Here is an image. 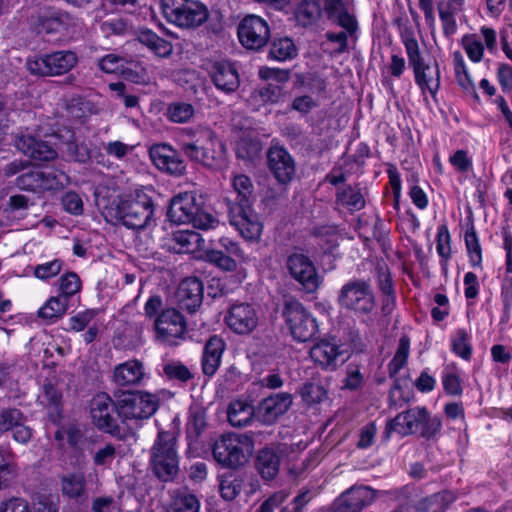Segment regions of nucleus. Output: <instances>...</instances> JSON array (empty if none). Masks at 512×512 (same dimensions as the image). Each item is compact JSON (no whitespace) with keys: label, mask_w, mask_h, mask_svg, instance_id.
Instances as JSON below:
<instances>
[{"label":"nucleus","mask_w":512,"mask_h":512,"mask_svg":"<svg viewBox=\"0 0 512 512\" xmlns=\"http://www.w3.org/2000/svg\"><path fill=\"white\" fill-rule=\"evenodd\" d=\"M235 198H227L228 217L230 224L246 240H257L262 233V224L252 209L255 201V187L251 179L244 174L232 178Z\"/></svg>","instance_id":"f257e3e1"},{"label":"nucleus","mask_w":512,"mask_h":512,"mask_svg":"<svg viewBox=\"0 0 512 512\" xmlns=\"http://www.w3.org/2000/svg\"><path fill=\"white\" fill-rule=\"evenodd\" d=\"M105 216L121 222L127 228L143 229L153 220V201L143 189H136L120 196L117 202L107 207Z\"/></svg>","instance_id":"f03ea898"},{"label":"nucleus","mask_w":512,"mask_h":512,"mask_svg":"<svg viewBox=\"0 0 512 512\" xmlns=\"http://www.w3.org/2000/svg\"><path fill=\"white\" fill-rule=\"evenodd\" d=\"M189 140L181 149L191 161L209 168H219L225 161L226 148L214 131L207 127L188 130Z\"/></svg>","instance_id":"7ed1b4c3"},{"label":"nucleus","mask_w":512,"mask_h":512,"mask_svg":"<svg viewBox=\"0 0 512 512\" xmlns=\"http://www.w3.org/2000/svg\"><path fill=\"white\" fill-rule=\"evenodd\" d=\"M147 318L154 319L157 339L172 345L177 339H182L186 333V321L175 308H163V300L159 295L151 296L144 305Z\"/></svg>","instance_id":"20e7f679"},{"label":"nucleus","mask_w":512,"mask_h":512,"mask_svg":"<svg viewBox=\"0 0 512 512\" xmlns=\"http://www.w3.org/2000/svg\"><path fill=\"white\" fill-rule=\"evenodd\" d=\"M167 216L173 223L192 224L193 227L202 230L214 229L219 223L218 219L190 192L180 193L172 198Z\"/></svg>","instance_id":"39448f33"},{"label":"nucleus","mask_w":512,"mask_h":512,"mask_svg":"<svg viewBox=\"0 0 512 512\" xmlns=\"http://www.w3.org/2000/svg\"><path fill=\"white\" fill-rule=\"evenodd\" d=\"M403 44L408 57V63L413 70L415 83L423 96L428 92L433 99L440 89L441 75L436 61L431 65L426 62L419 49V44L412 33L403 36Z\"/></svg>","instance_id":"423d86ee"},{"label":"nucleus","mask_w":512,"mask_h":512,"mask_svg":"<svg viewBox=\"0 0 512 512\" xmlns=\"http://www.w3.org/2000/svg\"><path fill=\"white\" fill-rule=\"evenodd\" d=\"M176 440L174 432L160 431L150 449L152 470L156 477L164 482L173 480L179 470Z\"/></svg>","instance_id":"0eeeda50"},{"label":"nucleus","mask_w":512,"mask_h":512,"mask_svg":"<svg viewBox=\"0 0 512 512\" xmlns=\"http://www.w3.org/2000/svg\"><path fill=\"white\" fill-rule=\"evenodd\" d=\"M156 395L143 392H123L116 401V411L123 423L138 425L152 417L158 409Z\"/></svg>","instance_id":"6e6552de"},{"label":"nucleus","mask_w":512,"mask_h":512,"mask_svg":"<svg viewBox=\"0 0 512 512\" xmlns=\"http://www.w3.org/2000/svg\"><path fill=\"white\" fill-rule=\"evenodd\" d=\"M254 448L246 434L229 433L221 436L213 446V457L223 467L236 469L244 465Z\"/></svg>","instance_id":"1a4fd4ad"},{"label":"nucleus","mask_w":512,"mask_h":512,"mask_svg":"<svg viewBox=\"0 0 512 512\" xmlns=\"http://www.w3.org/2000/svg\"><path fill=\"white\" fill-rule=\"evenodd\" d=\"M337 302L340 308L356 315L370 314L375 308V296L369 281L351 279L339 290Z\"/></svg>","instance_id":"9d476101"},{"label":"nucleus","mask_w":512,"mask_h":512,"mask_svg":"<svg viewBox=\"0 0 512 512\" xmlns=\"http://www.w3.org/2000/svg\"><path fill=\"white\" fill-rule=\"evenodd\" d=\"M162 10L169 22L181 28L198 27L209 15L207 8L194 0H163Z\"/></svg>","instance_id":"9b49d317"},{"label":"nucleus","mask_w":512,"mask_h":512,"mask_svg":"<svg viewBox=\"0 0 512 512\" xmlns=\"http://www.w3.org/2000/svg\"><path fill=\"white\" fill-rule=\"evenodd\" d=\"M78 57L71 50H61L27 60V69L37 76H59L72 70Z\"/></svg>","instance_id":"f8f14e48"},{"label":"nucleus","mask_w":512,"mask_h":512,"mask_svg":"<svg viewBox=\"0 0 512 512\" xmlns=\"http://www.w3.org/2000/svg\"><path fill=\"white\" fill-rule=\"evenodd\" d=\"M283 315L292 337L299 342L311 340L318 332L315 317L297 300L285 303Z\"/></svg>","instance_id":"ddd939ff"},{"label":"nucleus","mask_w":512,"mask_h":512,"mask_svg":"<svg viewBox=\"0 0 512 512\" xmlns=\"http://www.w3.org/2000/svg\"><path fill=\"white\" fill-rule=\"evenodd\" d=\"M286 266L292 278L301 284L306 292L313 293L319 288L321 279L314 263L307 255L301 252L289 254Z\"/></svg>","instance_id":"4468645a"},{"label":"nucleus","mask_w":512,"mask_h":512,"mask_svg":"<svg viewBox=\"0 0 512 512\" xmlns=\"http://www.w3.org/2000/svg\"><path fill=\"white\" fill-rule=\"evenodd\" d=\"M238 38L245 48L259 50L270 39V27L262 17L247 15L239 23Z\"/></svg>","instance_id":"2eb2a0df"},{"label":"nucleus","mask_w":512,"mask_h":512,"mask_svg":"<svg viewBox=\"0 0 512 512\" xmlns=\"http://www.w3.org/2000/svg\"><path fill=\"white\" fill-rule=\"evenodd\" d=\"M322 16L348 32H357L358 20L349 0H319Z\"/></svg>","instance_id":"dca6fc26"},{"label":"nucleus","mask_w":512,"mask_h":512,"mask_svg":"<svg viewBox=\"0 0 512 512\" xmlns=\"http://www.w3.org/2000/svg\"><path fill=\"white\" fill-rule=\"evenodd\" d=\"M116 411V403L105 394H97L93 397L90 405V413L93 424L99 429L112 435L119 433L117 420L113 416Z\"/></svg>","instance_id":"f3484780"},{"label":"nucleus","mask_w":512,"mask_h":512,"mask_svg":"<svg viewBox=\"0 0 512 512\" xmlns=\"http://www.w3.org/2000/svg\"><path fill=\"white\" fill-rule=\"evenodd\" d=\"M269 171L280 184L290 183L296 173V163L292 155L283 147L272 146L267 152Z\"/></svg>","instance_id":"a211bd4d"},{"label":"nucleus","mask_w":512,"mask_h":512,"mask_svg":"<svg viewBox=\"0 0 512 512\" xmlns=\"http://www.w3.org/2000/svg\"><path fill=\"white\" fill-rule=\"evenodd\" d=\"M227 326L236 334L247 335L258 325V315L249 303L233 304L225 315Z\"/></svg>","instance_id":"6ab92c4d"},{"label":"nucleus","mask_w":512,"mask_h":512,"mask_svg":"<svg viewBox=\"0 0 512 512\" xmlns=\"http://www.w3.org/2000/svg\"><path fill=\"white\" fill-rule=\"evenodd\" d=\"M153 164L162 172L180 176L186 170V164L181 155L168 144H155L149 149Z\"/></svg>","instance_id":"aec40b11"},{"label":"nucleus","mask_w":512,"mask_h":512,"mask_svg":"<svg viewBox=\"0 0 512 512\" xmlns=\"http://www.w3.org/2000/svg\"><path fill=\"white\" fill-rule=\"evenodd\" d=\"M292 405V395L287 392L273 394L263 399L256 407V420L264 425H272L288 411Z\"/></svg>","instance_id":"412c9836"},{"label":"nucleus","mask_w":512,"mask_h":512,"mask_svg":"<svg viewBox=\"0 0 512 512\" xmlns=\"http://www.w3.org/2000/svg\"><path fill=\"white\" fill-rule=\"evenodd\" d=\"M74 25L75 19L68 12L49 7L38 16L36 27L39 33L56 35L66 33Z\"/></svg>","instance_id":"4be33fe9"},{"label":"nucleus","mask_w":512,"mask_h":512,"mask_svg":"<svg viewBox=\"0 0 512 512\" xmlns=\"http://www.w3.org/2000/svg\"><path fill=\"white\" fill-rule=\"evenodd\" d=\"M15 146L23 154L39 162L52 161L58 156L57 151L47 142L25 132L15 136Z\"/></svg>","instance_id":"5701e85b"},{"label":"nucleus","mask_w":512,"mask_h":512,"mask_svg":"<svg viewBox=\"0 0 512 512\" xmlns=\"http://www.w3.org/2000/svg\"><path fill=\"white\" fill-rule=\"evenodd\" d=\"M203 284L196 277H188L181 281L175 294L176 303L181 310L195 313L203 301Z\"/></svg>","instance_id":"b1692460"},{"label":"nucleus","mask_w":512,"mask_h":512,"mask_svg":"<svg viewBox=\"0 0 512 512\" xmlns=\"http://www.w3.org/2000/svg\"><path fill=\"white\" fill-rule=\"evenodd\" d=\"M427 408L416 406L399 413L387 425V433L396 432L401 436L414 434L425 421Z\"/></svg>","instance_id":"393cba45"},{"label":"nucleus","mask_w":512,"mask_h":512,"mask_svg":"<svg viewBox=\"0 0 512 512\" xmlns=\"http://www.w3.org/2000/svg\"><path fill=\"white\" fill-rule=\"evenodd\" d=\"M209 75L215 87L226 94L235 92L240 85L238 71L229 61L214 62Z\"/></svg>","instance_id":"a878e982"},{"label":"nucleus","mask_w":512,"mask_h":512,"mask_svg":"<svg viewBox=\"0 0 512 512\" xmlns=\"http://www.w3.org/2000/svg\"><path fill=\"white\" fill-rule=\"evenodd\" d=\"M311 359L323 369L334 370L346 357L340 346L328 340H322L310 349Z\"/></svg>","instance_id":"bb28decb"},{"label":"nucleus","mask_w":512,"mask_h":512,"mask_svg":"<svg viewBox=\"0 0 512 512\" xmlns=\"http://www.w3.org/2000/svg\"><path fill=\"white\" fill-rule=\"evenodd\" d=\"M145 377L142 362L133 359L117 365L113 371V382L118 387H133L140 385Z\"/></svg>","instance_id":"cd10ccee"},{"label":"nucleus","mask_w":512,"mask_h":512,"mask_svg":"<svg viewBox=\"0 0 512 512\" xmlns=\"http://www.w3.org/2000/svg\"><path fill=\"white\" fill-rule=\"evenodd\" d=\"M225 342L218 335L211 336L205 343L202 355V370L206 376H213L221 364Z\"/></svg>","instance_id":"c85d7f7f"},{"label":"nucleus","mask_w":512,"mask_h":512,"mask_svg":"<svg viewBox=\"0 0 512 512\" xmlns=\"http://www.w3.org/2000/svg\"><path fill=\"white\" fill-rule=\"evenodd\" d=\"M256 419V407L249 401L236 399L230 402L227 409V419L231 426L242 428L250 425Z\"/></svg>","instance_id":"c756f323"},{"label":"nucleus","mask_w":512,"mask_h":512,"mask_svg":"<svg viewBox=\"0 0 512 512\" xmlns=\"http://www.w3.org/2000/svg\"><path fill=\"white\" fill-rule=\"evenodd\" d=\"M199 498L188 489H176L171 492L166 512H199Z\"/></svg>","instance_id":"7c9ffc66"},{"label":"nucleus","mask_w":512,"mask_h":512,"mask_svg":"<svg viewBox=\"0 0 512 512\" xmlns=\"http://www.w3.org/2000/svg\"><path fill=\"white\" fill-rule=\"evenodd\" d=\"M455 499L453 492L445 490L419 500L414 508L417 512H444Z\"/></svg>","instance_id":"2f4dec72"},{"label":"nucleus","mask_w":512,"mask_h":512,"mask_svg":"<svg viewBox=\"0 0 512 512\" xmlns=\"http://www.w3.org/2000/svg\"><path fill=\"white\" fill-rule=\"evenodd\" d=\"M294 15L297 23L303 27L316 24L322 17L319 0H299Z\"/></svg>","instance_id":"473e14b6"},{"label":"nucleus","mask_w":512,"mask_h":512,"mask_svg":"<svg viewBox=\"0 0 512 512\" xmlns=\"http://www.w3.org/2000/svg\"><path fill=\"white\" fill-rule=\"evenodd\" d=\"M336 203L354 212L365 207V198L359 185L339 188L336 193Z\"/></svg>","instance_id":"72a5a7b5"},{"label":"nucleus","mask_w":512,"mask_h":512,"mask_svg":"<svg viewBox=\"0 0 512 512\" xmlns=\"http://www.w3.org/2000/svg\"><path fill=\"white\" fill-rule=\"evenodd\" d=\"M255 464L262 478L271 480L278 474L280 459L272 449L264 448L259 451Z\"/></svg>","instance_id":"f704fd0d"},{"label":"nucleus","mask_w":512,"mask_h":512,"mask_svg":"<svg viewBox=\"0 0 512 512\" xmlns=\"http://www.w3.org/2000/svg\"><path fill=\"white\" fill-rule=\"evenodd\" d=\"M137 39L159 57H169L173 52V45L169 41L159 37L152 30L146 29L140 31Z\"/></svg>","instance_id":"c9c22d12"},{"label":"nucleus","mask_w":512,"mask_h":512,"mask_svg":"<svg viewBox=\"0 0 512 512\" xmlns=\"http://www.w3.org/2000/svg\"><path fill=\"white\" fill-rule=\"evenodd\" d=\"M63 495L70 499H78L86 493V479L83 474L70 473L61 478Z\"/></svg>","instance_id":"e433bc0d"},{"label":"nucleus","mask_w":512,"mask_h":512,"mask_svg":"<svg viewBox=\"0 0 512 512\" xmlns=\"http://www.w3.org/2000/svg\"><path fill=\"white\" fill-rule=\"evenodd\" d=\"M297 56V48L289 37L276 38L271 42L269 58L280 62Z\"/></svg>","instance_id":"4c0bfd02"},{"label":"nucleus","mask_w":512,"mask_h":512,"mask_svg":"<svg viewBox=\"0 0 512 512\" xmlns=\"http://www.w3.org/2000/svg\"><path fill=\"white\" fill-rule=\"evenodd\" d=\"M176 242L185 253H195L204 248L205 241L201 234L192 230H181L175 234Z\"/></svg>","instance_id":"58836bf2"},{"label":"nucleus","mask_w":512,"mask_h":512,"mask_svg":"<svg viewBox=\"0 0 512 512\" xmlns=\"http://www.w3.org/2000/svg\"><path fill=\"white\" fill-rule=\"evenodd\" d=\"M67 310V300L61 296L51 297L38 311L40 318L53 321L62 317Z\"/></svg>","instance_id":"ea45409f"},{"label":"nucleus","mask_w":512,"mask_h":512,"mask_svg":"<svg viewBox=\"0 0 512 512\" xmlns=\"http://www.w3.org/2000/svg\"><path fill=\"white\" fill-rule=\"evenodd\" d=\"M464 239L471 266L480 267L482 263V250L473 225L466 229Z\"/></svg>","instance_id":"a19ab883"},{"label":"nucleus","mask_w":512,"mask_h":512,"mask_svg":"<svg viewBox=\"0 0 512 512\" xmlns=\"http://www.w3.org/2000/svg\"><path fill=\"white\" fill-rule=\"evenodd\" d=\"M410 341L409 338L404 336L399 340L396 353L388 364V373L390 377L396 376L399 371L404 367L409 356Z\"/></svg>","instance_id":"79ce46f5"},{"label":"nucleus","mask_w":512,"mask_h":512,"mask_svg":"<svg viewBox=\"0 0 512 512\" xmlns=\"http://www.w3.org/2000/svg\"><path fill=\"white\" fill-rule=\"evenodd\" d=\"M41 171L28 168L15 179V185L25 191L41 192Z\"/></svg>","instance_id":"37998d69"},{"label":"nucleus","mask_w":512,"mask_h":512,"mask_svg":"<svg viewBox=\"0 0 512 512\" xmlns=\"http://www.w3.org/2000/svg\"><path fill=\"white\" fill-rule=\"evenodd\" d=\"M64 262L61 259H53L51 261L38 264L32 267V274L41 281H47L56 277L63 270Z\"/></svg>","instance_id":"c03bdc74"},{"label":"nucleus","mask_w":512,"mask_h":512,"mask_svg":"<svg viewBox=\"0 0 512 512\" xmlns=\"http://www.w3.org/2000/svg\"><path fill=\"white\" fill-rule=\"evenodd\" d=\"M452 351L464 360H469L472 354L470 336L465 329H458L451 340Z\"/></svg>","instance_id":"a18cd8bd"},{"label":"nucleus","mask_w":512,"mask_h":512,"mask_svg":"<svg viewBox=\"0 0 512 512\" xmlns=\"http://www.w3.org/2000/svg\"><path fill=\"white\" fill-rule=\"evenodd\" d=\"M22 422H26V417L16 408H4L0 410V431L7 432L15 429Z\"/></svg>","instance_id":"49530a36"},{"label":"nucleus","mask_w":512,"mask_h":512,"mask_svg":"<svg viewBox=\"0 0 512 512\" xmlns=\"http://www.w3.org/2000/svg\"><path fill=\"white\" fill-rule=\"evenodd\" d=\"M41 192L58 190L69 183V177L60 171H41Z\"/></svg>","instance_id":"de8ad7c7"},{"label":"nucleus","mask_w":512,"mask_h":512,"mask_svg":"<svg viewBox=\"0 0 512 512\" xmlns=\"http://www.w3.org/2000/svg\"><path fill=\"white\" fill-rule=\"evenodd\" d=\"M444 390L450 395H461L463 392L462 381L456 367H447L442 373Z\"/></svg>","instance_id":"09e8293b"},{"label":"nucleus","mask_w":512,"mask_h":512,"mask_svg":"<svg viewBox=\"0 0 512 512\" xmlns=\"http://www.w3.org/2000/svg\"><path fill=\"white\" fill-rule=\"evenodd\" d=\"M81 289L80 277L75 272L63 274L59 279V291L61 297L68 298L78 293Z\"/></svg>","instance_id":"8fccbe9b"},{"label":"nucleus","mask_w":512,"mask_h":512,"mask_svg":"<svg viewBox=\"0 0 512 512\" xmlns=\"http://www.w3.org/2000/svg\"><path fill=\"white\" fill-rule=\"evenodd\" d=\"M436 250L445 262L451 258V235L446 224H441L437 228Z\"/></svg>","instance_id":"3c124183"},{"label":"nucleus","mask_w":512,"mask_h":512,"mask_svg":"<svg viewBox=\"0 0 512 512\" xmlns=\"http://www.w3.org/2000/svg\"><path fill=\"white\" fill-rule=\"evenodd\" d=\"M163 372L167 378L187 382L193 378L192 372L180 361H169L163 365Z\"/></svg>","instance_id":"603ef678"},{"label":"nucleus","mask_w":512,"mask_h":512,"mask_svg":"<svg viewBox=\"0 0 512 512\" xmlns=\"http://www.w3.org/2000/svg\"><path fill=\"white\" fill-rule=\"evenodd\" d=\"M100 30L105 37L123 36L128 33L129 25L123 18L113 17L101 22Z\"/></svg>","instance_id":"864d4df0"},{"label":"nucleus","mask_w":512,"mask_h":512,"mask_svg":"<svg viewBox=\"0 0 512 512\" xmlns=\"http://www.w3.org/2000/svg\"><path fill=\"white\" fill-rule=\"evenodd\" d=\"M453 62H454V70L455 76L458 84L468 90L470 88H474V84L470 78L468 70L466 68L464 59L462 54L459 51L453 53Z\"/></svg>","instance_id":"5fc2aeb1"},{"label":"nucleus","mask_w":512,"mask_h":512,"mask_svg":"<svg viewBox=\"0 0 512 512\" xmlns=\"http://www.w3.org/2000/svg\"><path fill=\"white\" fill-rule=\"evenodd\" d=\"M194 114V108L188 103H174L168 109V117L175 123L187 122Z\"/></svg>","instance_id":"6e6d98bb"},{"label":"nucleus","mask_w":512,"mask_h":512,"mask_svg":"<svg viewBox=\"0 0 512 512\" xmlns=\"http://www.w3.org/2000/svg\"><path fill=\"white\" fill-rule=\"evenodd\" d=\"M241 488V480L233 477H225L220 481L219 491L224 500L232 501L240 493Z\"/></svg>","instance_id":"4d7b16f0"},{"label":"nucleus","mask_w":512,"mask_h":512,"mask_svg":"<svg viewBox=\"0 0 512 512\" xmlns=\"http://www.w3.org/2000/svg\"><path fill=\"white\" fill-rule=\"evenodd\" d=\"M207 257L209 261L225 271H235L237 262L232 255H226L222 250H211Z\"/></svg>","instance_id":"13d9d810"},{"label":"nucleus","mask_w":512,"mask_h":512,"mask_svg":"<svg viewBox=\"0 0 512 512\" xmlns=\"http://www.w3.org/2000/svg\"><path fill=\"white\" fill-rule=\"evenodd\" d=\"M463 47L473 62H479L483 57L484 47L476 35H467L463 37Z\"/></svg>","instance_id":"bf43d9fd"},{"label":"nucleus","mask_w":512,"mask_h":512,"mask_svg":"<svg viewBox=\"0 0 512 512\" xmlns=\"http://www.w3.org/2000/svg\"><path fill=\"white\" fill-rule=\"evenodd\" d=\"M63 209L72 215H81L83 213V201L79 194L74 191L66 192L61 198Z\"/></svg>","instance_id":"052dcab7"},{"label":"nucleus","mask_w":512,"mask_h":512,"mask_svg":"<svg viewBox=\"0 0 512 512\" xmlns=\"http://www.w3.org/2000/svg\"><path fill=\"white\" fill-rule=\"evenodd\" d=\"M421 437L426 440L436 437L442 429V421L437 416H430L429 412L425 416V421L421 423Z\"/></svg>","instance_id":"680f3d73"},{"label":"nucleus","mask_w":512,"mask_h":512,"mask_svg":"<svg viewBox=\"0 0 512 512\" xmlns=\"http://www.w3.org/2000/svg\"><path fill=\"white\" fill-rule=\"evenodd\" d=\"M116 455V447L111 443H107L94 453L93 462L96 466L109 467L116 458Z\"/></svg>","instance_id":"e2e57ef3"},{"label":"nucleus","mask_w":512,"mask_h":512,"mask_svg":"<svg viewBox=\"0 0 512 512\" xmlns=\"http://www.w3.org/2000/svg\"><path fill=\"white\" fill-rule=\"evenodd\" d=\"M62 395L59 390L51 383H45L41 395L42 403L53 408L55 412L59 411Z\"/></svg>","instance_id":"0e129e2a"},{"label":"nucleus","mask_w":512,"mask_h":512,"mask_svg":"<svg viewBox=\"0 0 512 512\" xmlns=\"http://www.w3.org/2000/svg\"><path fill=\"white\" fill-rule=\"evenodd\" d=\"M125 59L116 54H107L98 61L99 68L105 73H117L124 67Z\"/></svg>","instance_id":"69168bd1"},{"label":"nucleus","mask_w":512,"mask_h":512,"mask_svg":"<svg viewBox=\"0 0 512 512\" xmlns=\"http://www.w3.org/2000/svg\"><path fill=\"white\" fill-rule=\"evenodd\" d=\"M302 397L309 404L319 403L326 398V391L316 383H307L302 388Z\"/></svg>","instance_id":"338daca9"},{"label":"nucleus","mask_w":512,"mask_h":512,"mask_svg":"<svg viewBox=\"0 0 512 512\" xmlns=\"http://www.w3.org/2000/svg\"><path fill=\"white\" fill-rule=\"evenodd\" d=\"M0 512H31L28 502L20 497H11L0 503Z\"/></svg>","instance_id":"774afa93"}]
</instances>
